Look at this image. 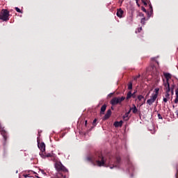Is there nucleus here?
Masks as SVG:
<instances>
[{
  "label": "nucleus",
  "mask_w": 178,
  "mask_h": 178,
  "mask_svg": "<svg viewBox=\"0 0 178 178\" xmlns=\"http://www.w3.org/2000/svg\"><path fill=\"white\" fill-rule=\"evenodd\" d=\"M87 161L90 162L93 166H108L110 169L120 168V157L118 156L115 161L112 157H104L102 154L87 157Z\"/></svg>",
  "instance_id": "nucleus-1"
},
{
  "label": "nucleus",
  "mask_w": 178,
  "mask_h": 178,
  "mask_svg": "<svg viewBox=\"0 0 178 178\" xmlns=\"http://www.w3.org/2000/svg\"><path fill=\"white\" fill-rule=\"evenodd\" d=\"M37 141H38V147L39 149H40V151H41L40 152V156L43 159H45V154H44V152H45V143H41L40 144V139H39V138H38Z\"/></svg>",
  "instance_id": "nucleus-2"
},
{
  "label": "nucleus",
  "mask_w": 178,
  "mask_h": 178,
  "mask_svg": "<svg viewBox=\"0 0 178 178\" xmlns=\"http://www.w3.org/2000/svg\"><path fill=\"white\" fill-rule=\"evenodd\" d=\"M0 20L3 22H8L9 20V11L8 10L3 9L0 13Z\"/></svg>",
  "instance_id": "nucleus-3"
},
{
  "label": "nucleus",
  "mask_w": 178,
  "mask_h": 178,
  "mask_svg": "<svg viewBox=\"0 0 178 178\" xmlns=\"http://www.w3.org/2000/svg\"><path fill=\"white\" fill-rule=\"evenodd\" d=\"M54 167L57 172H68L66 167L62 165V163L60 161L56 162Z\"/></svg>",
  "instance_id": "nucleus-4"
},
{
  "label": "nucleus",
  "mask_w": 178,
  "mask_h": 178,
  "mask_svg": "<svg viewBox=\"0 0 178 178\" xmlns=\"http://www.w3.org/2000/svg\"><path fill=\"white\" fill-rule=\"evenodd\" d=\"M126 99V97H114L111 99V105H118L122 104L123 101Z\"/></svg>",
  "instance_id": "nucleus-5"
},
{
  "label": "nucleus",
  "mask_w": 178,
  "mask_h": 178,
  "mask_svg": "<svg viewBox=\"0 0 178 178\" xmlns=\"http://www.w3.org/2000/svg\"><path fill=\"white\" fill-rule=\"evenodd\" d=\"M149 11H147V9H145V8L142 7L141 9L143 10V12H145V13H147V17L149 19L151 17V15H152V13H154V10L152 9V4H151V3H149Z\"/></svg>",
  "instance_id": "nucleus-6"
},
{
  "label": "nucleus",
  "mask_w": 178,
  "mask_h": 178,
  "mask_svg": "<svg viewBox=\"0 0 178 178\" xmlns=\"http://www.w3.org/2000/svg\"><path fill=\"white\" fill-rule=\"evenodd\" d=\"M156 95H152L150 97V99H147V104H148V105H152V104H154L155 102V101H156Z\"/></svg>",
  "instance_id": "nucleus-7"
},
{
  "label": "nucleus",
  "mask_w": 178,
  "mask_h": 178,
  "mask_svg": "<svg viewBox=\"0 0 178 178\" xmlns=\"http://www.w3.org/2000/svg\"><path fill=\"white\" fill-rule=\"evenodd\" d=\"M163 81L165 91H170V85H169V81H165V79H163Z\"/></svg>",
  "instance_id": "nucleus-8"
},
{
  "label": "nucleus",
  "mask_w": 178,
  "mask_h": 178,
  "mask_svg": "<svg viewBox=\"0 0 178 178\" xmlns=\"http://www.w3.org/2000/svg\"><path fill=\"white\" fill-rule=\"evenodd\" d=\"M124 13V11H123V10H122V8H119L117 10V16L118 17H120V19H122V17H123V15Z\"/></svg>",
  "instance_id": "nucleus-9"
},
{
  "label": "nucleus",
  "mask_w": 178,
  "mask_h": 178,
  "mask_svg": "<svg viewBox=\"0 0 178 178\" xmlns=\"http://www.w3.org/2000/svg\"><path fill=\"white\" fill-rule=\"evenodd\" d=\"M111 115H112V111H111V109H108L103 118L104 120L109 119V118H111Z\"/></svg>",
  "instance_id": "nucleus-10"
},
{
  "label": "nucleus",
  "mask_w": 178,
  "mask_h": 178,
  "mask_svg": "<svg viewBox=\"0 0 178 178\" xmlns=\"http://www.w3.org/2000/svg\"><path fill=\"white\" fill-rule=\"evenodd\" d=\"M134 170V166H133V163H131L130 161H128V172L130 173V172H133Z\"/></svg>",
  "instance_id": "nucleus-11"
},
{
  "label": "nucleus",
  "mask_w": 178,
  "mask_h": 178,
  "mask_svg": "<svg viewBox=\"0 0 178 178\" xmlns=\"http://www.w3.org/2000/svg\"><path fill=\"white\" fill-rule=\"evenodd\" d=\"M130 112H133V113H137L138 112V109L136 106V105L133 104V106L129 108Z\"/></svg>",
  "instance_id": "nucleus-12"
},
{
  "label": "nucleus",
  "mask_w": 178,
  "mask_h": 178,
  "mask_svg": "<svg viewBox=\"0 0 178 178\" xmlns=\"http://www.w3.org/2000/svg\"><path fill=\"white\" fill-rule=\"evenodd\" d=\"M122 124H123V121L122 120L120 122L116 121L114 122L115 127H122Z\"/></svg>",
  "instance_id": "nucleus-13"
},
{
  "label": "nucleus",
  "mask_w": 178,
  "mask_h": 178,
  "mask_svg": "<svg viewBox=\"0 0 178 178\" xmlns=\"http://www.w3.org/2000/svg\"><path fill=\"white\" fill-rule=\"evenodd\" d=\"M164 77H165V81H169L170 79H172V75H170V73H164Z\"/></svg>",
  "instance_id": "nucleus-14"
},
{
  "label": "nucleus",
  "mask_w": 178,
  "mask_h": 178,
  "mask_svg": "<svg viewBox=\"0 0 178 178\" xmlns=\"http://www.w3.org/2000/svg\"><path fill=\"white\" fill-rule=\"evenodd\" d=\"M105 111H106V104L103 105L101 107L100 114L104 115V113H105Z\"/></svg>",
  "instance_id": "nucleus-15"
},
{
  "label": "nucleus",
  "mask_w": 178,
  "mask_h": 178,
  "mask_svg": "<svg viewBox=\"0 0 178 178\" xmlns=\"http://www.w3.org/2000/svg\"><path fill=\"white\" fill-rule=\"evenodd\" d=\"M129 115H130V111H129L128 112H127V113L123 115V119H124V120H125L126 122H127V120H129Z\"/></svg>",
  "instance_id": "nucleus-16"
},
{
  "label": "nucleus",
  "mask_w": 178,
  "mask_h": 178,
  "mask_svg": "<svg viewBox=\"0 0 178 178\" xmlns=\"http://www.w3.org/2000/svg\"><path fill=\"white\" fill-rule=\"evenodd\" d=\"M1 136L3 137L4 140H6V139L8 138V133H6V131H2Z\"/></svg>",
  "instance_id": "nucleus-17"
},
{
  "label": "nucleus",
  "mask_w": 178,
  "mask_h": 178,
  "mask_svg": "<svg viewBox=\"0 0 178 178\" xmlns=\"http://www.w3.org/2000/svg\"><path fill=\"white\" fill-rule=\"evenodd\" d=\"M169 92H170V90H166L165 91V94L164 98H167L168 99H170V94Z\"/></svg>",
  "instance_id": "nucleus-18"
},
{
  "label": "nucleus",
  "mask_w": 178,
  "mask_h": 178,
  "mask_svg": "<svg viewBox=\"0 0 178 178\" xmlns=\"http://www.w3.org/2000/svg\"><path fill=\"white\" fill-rule=\"evenodd\" d=\"M149 131H151L152 134H154V133H155V128L154 127V124H152V128H150L149 127H148Z\"/></svg>",
  "instance_id": "nucleus-19"
},
{
  "label": "nucleus",
  "mask_w": 178,
  "mask_h": 178,
  "mask_svg": "<svg viewBox=\"0 0 178 178\" xmlns=\"http://www.w3.org/2000/svg\"><path fill=\"white\" fill-rule=\"evenodd\" d=\"M176 98L175 99V104H178V89L175 90Z\"/></svg>",
  "instance_id": "nucleus-20"
},
{
  "label": "nucleus",
  "mask_w": 178,
  "mask_h": 178,
  "mask_svg": "<svg viewBox=\"0 0 178 178\" xmlns=\"http://www.w3.org/2000/svg\"><path fill=\"white\" fill-rule=\"evenodd\" d=\"M155 93H152V95H156L158 97V94H159V88H156L154 89Z\"/></svg>",
  "instance_id": "nucleus-21"
},
{
  "label": "nucleus",
  "mask_w": 178,
  "mask_h": 178,
  "mask_svg": "<svg viewBox=\"0 0 178 178\" xmlns=\"http://www.w3.org/2000/svg\"><path fill=\"white\" fill-rule=\"evenodd\" d=\"M133 95V93H131V91L128 92L127 95V99H130Z\"/></svg>",
  "instance_id": "nucleus-22"
},
{
  "label": "nucleus",
  "mask_w": 178,
  "mask_h": 178,
  "mask_svg": "<svg viewBox=\"0 0 178 178\" xmlns=\"http://www.w3.org/2000/svg\"><path fill=\"white\" fill-rule=\"evenodd\" d=\"M44 156L45 158H50V156H52V154H51V153H45V152H44Z\"/></svg>",
  "instance_id": "nucleus-23"
},
{
  "label": "nucleus",
  "mask_w": 178,
  "mask_h": 178,
  "mask_svg": "<svg viewBox=\"0 0 178 178\" xmlns=\"http://www.w3.org/2000/svg\"><path fill=\"white\" fill-rule=\"evenodd\" d=\"M133 89V83L131 82H130L128 84V90H132Z\"/></svg>",
  "instance_id": "nucleus-24"
},
{
  "label": "nucleus",
  "mask_w": 178,
  "mask_h": 178,
  "mask_svg": "<svg viewBox=\"0 0 178 178\" xmlns=\"http://www.w3.org/2000/svg\"><path fill=\"white\" fill-rule=\"evenodd\" d=\"M138 101H141L142 99H144V96L140 95L138 96Z\"/></svg>",
  "instance_id": "nucleus-25"
},
{
  "label": "nucleus",
  "mask_w": 178,
  "mask_h": 178,
  "mask_svg": "<svg viewBox=\"0 0 178 178\" xmlns=\"http://www.w3.org/2000/svg\"><path fill=\"white\" fill-rule=\"evenodd\" d=\"M140 23L141 24H143V25L145 24V17H143L141 19Z\"/></svg>",
  "instance_id": "nucleus-26"
},
{
  "label": "nucleus",
  "mask_w": 178,
  "mask_h": 178,
  "mask_svg": "<svg viewBox=\"0 0 178 178\" xmlns=\"http://www.w3.org/2000/svg\"><path fill=\"white\" fill-rule=\"evenodd\" d=\"M16 12H18V13H22V10H20V8L15 7Z\"/></svg>",
  "instance_id": "nucleus-27"
},
{
  "label": "nucleus",
  "mask_w": 178,
  "mask_h": 178,
  "mask_svg": "<svg viewBox=\"0 0 178 178\" xmlns=\"http://www.w3.org/2000/svg\"><path fill=\"white\" fill-rule=\"evenodd\" d=\"M141 30H143L142 27L138 28V31H136V33L137 34V33H140L141 31Z\"/></svg>",
  "instance_id": "nucleus-28"
},
{
  "label": "nucleus",
  "mask_w": 178,
  "mask_h": 178,
  "mask_svg": "<svg viewBox=\"0 0 178 178\" xmlns=\"http://www.w3.org/2000/svg\"><path fill=\"white\" fill-rule=\"evenodd\" d=\"M141 30H143L142 27L138 28V31H136V33L137 34V33H140L141 31Z\"/></svg>",
  "instance_id": "nucleus-29"
},
{
  "label": "nucleus",
  "mask_w": 178,
  "mask_h": 178,
  "mask_svg": "<svg viewBox=\"0 0 178 178\" xmlns=\"http://www.w3.org/2000/svg\"><path fill=\"white\" fill-rule=\"evenodd\" d=\"M168 99H168L166 97H163V102H165V104H166V102H168Z\"/></svg>",
  "instance_id": "nucleus-30"
},
{
  "label": "nucleus",
  "mask_w": 178,
  "mask_h": 178,
  "mask_svg": "<svg viewBox=\"0 0 178 178\" xmlns=\"http://www.w3.org/2000/svg\"><path fill=\"white\" fill-rule=\"evenodd\" d=\"M40 172H41V174L44 175V176L45 175H47V173H45V171H44V170H41Z\"/></svg>",
  "instance_id": "nucleus-31"
},
{
  "label": "nucleus",
  "mask_w": 178,
  "mask_h": 178,
  "mask_svg": "<svg viewBox=\"0 0 178 178\" xmlns=\"http://www.w3.org/2000/svg\"><path fill=\"white\" fill-rule=\"evenodd\" d=\"M157 116H158L159 119H161V120L163 119V118H162V115H161V114H159V113L157 115Z\"/></svg>",
  "instance_id": "nucleus-32"
},
{
  "label": "nucleus",
  "mask_w": 178,
  "mask_h": 178,
  "mask_svg": "<svg viewBox=\"0 0 178 178\" xmlns=\"http://www.w3.org/2000/svg\"><path fill=\"white\" fill-rule=\"evenodd\" d=\"M138 79H140V75H138L134 78V80H137Z\"/></svg>",
  "instance_id": "nucleus-33"
},
{
  "label": "nucleus",
  "mask_w": 178,
  "mask_h": 178,
  "mask_svg": "<svg viewBox=\"0 0 178 178\" xmlns=\"http://www.w3.org/2000/svg\"><path fill=\"white\" fill-rule=\"evenodd\" d=\"M175 177L178 178V167L177 168V173L175 175Z\"/></svg>",
  "instance_id": "nucleus-34"
},
{
  "label": "nucleus",
  "mask_w": 178,
  "mask_h": 178,
  "mask_svg": "<svg viewBox=\"0 0 178 178\" xmlns=\"http://www.w3.org/2000/svg\"><path fill=\"white\" fill-rule=\"evenodd\" d=\"M132 97H133V98H136V92H134V93H132Z\"/></svg>",
  "instance_id": "nucleus-35"
},
{
  "label": "nucleus",
  "mask_w": 178,
  "mask_h": 178,
  "mask_svg": "<svg viewBox=\"0 0 178 178\" xmlns=\"http://www.w3.org/2000/svg\"><path fill=\"white\" fill-rule=\"evenodd\" d=\"M95 123H97V119H95V120H93V122H92V124H95Z\"/></svg>",
  "instance_id": "nucleus-36"
},
{
  "label": "nucleus",
  "mask_w": 178,
  "mask_h": 178,
  "mask_svg": "<svg viewBox=\"0 0 178 178\" xmlns=\"http://www.w3.org/2000/svg\"><path fill=\"white\" fill-rule=\"evenodd\" d=\"M139 16H144V14H143L142 13H140L139 14Z\"/></svg>",
  "instance_id": "nucleus-37"
},
{
  "label": "nucleus",
  "mask_w": 178,
  "mask_h": 178,
  "mask_svg": "<svg viewBox=\"0 0 178 178\" xmlns=\"http://www.w3.org/2000/svg\"><path fill=\"white\" fill-rule=\"evenodd\" d=\"M113 95V93H110V94L108 95V97H112Z\"/></svg>",
  "instance_id": "nucleus-38"
},
{
  "label": "nucleus",
  "mask_w": 178,
  "mask_h": 178,
  "mask_svg": "<svg viewBox=\"0 0 178 178\" xmlns=\"http://www.w3.org/2000/svg\"><path fill=\"white\" fill-rule=\"evenodd\" d=\"M143 3H144L145 6H147V2L144 1Z\"/></svg>",
  "instance_id": "nucleus-39"
},
{
  "label": "nucleus",
  "mask_w": 178,
  "mask_h": 178,
  "mask_svg": "<svg viewBox=\"0 0 178 178\" xmlns=\"http://www.w3.org/2000/svg\"><path fill=\"white\" fill-rule=\"evenodd\" d=\"M24 176V177H29V175H25Z\"/></svg>",
  "instance_id": "nucleus-40"
},
{
  "label": "nucleus",
  "mask_w": 178,
  "mask_h": 178,
  "mask_svg": "<svg viewBox=\"0 0 178 178\" xmlns=\"http://www.w3.org/2000/svg\"><path fill=\"white\" fill-rule=\"evenodd\" d=\"M85 126H87V120L85 121Z\"/></svg>",
  "instance_id": "nucleus-41"
},
{
  "label": "nucleus",
  "mask_w": 178,
  "mask_h": 178,
  "mask_svg": "<svg viewBox=\"0 0 178 178\" xmlns=\"http://www.w3.org/2000/svg\"><path fill=\"white\" fill-rule=\"evenodd\" d=\"M131 177H133V175H131Z\"/></svg>",
  "instance_id": "nucleus-42"
},
{
  "label": "nucleus",
  "mask_w": 178,
  "mask_h": 178,
  "mask_svg": "<svg viewBox=\"0 0 178 178\" xmlns=\"http://www.w3.org/2000/svg\"><path fill=\"white\" fill-rule=\"evenodd\" d=\"M172 92L173 93V90H172Z\"/></svg>",
  "instance_id": "nucleus-43"
},
{
  "label": "nucleus",
  "mask_w": 178,
  "mask_h": 178,
  "mask_svg": "<svg viewBox=\"0 0 178 178\" xmlns=\"http://www.w3.org/2000/svg\"><path fill=\"white\" fill-rule=\"evenodd\" d=\"M17 172H18V171L17 170V171H16V173H17Z\"/></svg>",
  "instance_id": "nucleus-44"
},
{
  "label": "nucleus",
  "mask_w": 178,
  "mask_h": 178,
  "mask_svg": "<svg viewBox=\"0 0 178 178\" xmlns=\"http://www.w3.org/2000/svg\"><path fill=\"white\" fill-rule=\"evenodd\" d=\"M136 2H137V1H138V0H136Z\"/></svg>",
  "instance_id": "nucleus-45"
}]
</instances>
